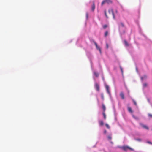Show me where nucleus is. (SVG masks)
Returning <instances> with one entry per match:
<instances>
[{"label": "nucleus", "instance_id": "4be33fe9", "mask_svg": "<svg viewBox=\"0 0 152 152\" xmlns=\"http://www.w3.org/2000/svg\"><path fill=\"white\" fill-rule=\"evenodd\" d=\"M143 86L144 87H147V84L146 83H145L143 84Z\"/></svg>", "mask_w": 152, "mask_h": 152}, {"label": "nucleus", "instance_id": "473e14b6", "mask_svg": "<svg viewBox=\"0 0 152 152\" xmlns=\"http://www.w3.org/2000/svg\"><path fill=\"white\" fill-rule=\"evenodd\" d=\"M125 33V31H123V34Z\"/></svg>", "mask_w": 152, "mask_h": 152}, {"label": "nucleus", "instance_id": "4468645a", "mask_svg": "<svg viewBox=\"0 0 152 152\" xmlns=\"http://www.w3.org/2000/svg\"><path fill=\"white\" fill-rule=\"evenodd\" d=\"M128 111L131 113L133 112V111L132 110V108L130 107H128Z\"/></svg>", "mask_w": 152, "mask_h": 152}, {"label": "nucleus", "instance_id": "bb28decb", "mask_svg": "<svg viewBox=\"0 0 152 152\" xmlns=\"http://www.w3.org/2000/svg\"><path fill=\"white\" fill-rule=\"evenodd\" d=\"M106 46L107 48L108 49L109 48V46L108 44L107 43L106 44Z\"/></svg>", "mask_w": 152, "mask_h": 152}, {"label": "nucleus", "instance_id": "a211bd4d", "mask_svg": "<svg viewBox=\"0 0 152 152\" xmlns=\"http://www.w3.org/2000/svg\"><path fill=\"white\" fill-rule=\"evenodd\" d=\"M107 139L109 140H111L112 139V137L110 136H108Z\"/></svg>", "mask_w": 152, "mask_h": 152}, {"label": "nucleus", "instance_id": "0eeeda50", "mask_svg": "<svg viewBox=\"0 0 152 152\" xmlns=\"http://www.w3.org/2000/svg\"><path fill=\"white\" fill-rule=\"evenodd\" d=\"M147 76L146 75H144L143 76L140 77V79L142 80H143L144 79H146L147 78Z\"/></svg>", "mask_w": 152, "mask_h": 152}, {"label": "nucleus", "instance_id": "a878e982", "mask_svg": "<svg viewBox=\"0 0 152 152\" xmlns=\"http://www.w3.org/2000/svg\"><path fill=\"white\" fill-rule=\"evenodd\" d=\"M133 102L134 104L135 105H137V103L134 100H133Z\"/></svg>", "mask_w": 152, "mask_h": 152}, {"label": "nucleus", "instance_id": "9d476101", "mask_svg": "<svg viewBox=\"0 0 152 152\" xmlns=\"http://www.w3.org/2000/svg\"><path fill=\"white\" fill-rule=\"evenodd\" d=\"M120 96L122 99H124V93L122 92H121L120 93Z\"/></svg>", "mask_w": 152, "mask_h": 152}, {"label": "nucleus", "instance_id": "c85d7f7f", "mask_svg": "<svg viewBox=\"0 0 152 152\" xmlns=\"http://www.w3.org/2000/svg\"><path fill=\"white\" fill-rule=\"evenodd\" d=\"M147 142V143H149V144H152V142H150V141H148Z\"/></svg>", "mask_w": 152, "mask_h": 152}, {"label": "nucleus", "instance_id": "dca6fc26", "mask_svg": "<svg viewBox=\"0 0 152 152\" xmlns=\"http://www.w3.org/2000/svg\"><path fill=\"white\" fill-rule=\"evenodd\" d=\"M102 114H103V116L104 119H106V115L105 113V112H103L102 113Z\"/></svg>", "mask_w": 152, "mask_h": 152}, {"label": "nucleus", "instance_id": "1a4fd4ad", "mask_svg": "<svg viewBox=\"0 0 152 152\" xmlns=\"http://www.w3.org/2000/svg\"><path fill=\"white\" fill-rule=\"evenodd\" d=\"M140 125L143 128H144L147 129H148L149 128L147 126L143 124H140Z\"/></svg>", "mask_w": 152, "mask_h": 152}, {"label": "nucleus", "instance_id": "c756f323", "mask_svg": "<svg viewBox=\"0 0 152 152\" xmlns=\"http://www.w3.org/2000/svg\"><path fill=\"white\" fill-rule=\"evenodd\" d=\"M106 132H107V131L106 130H105L104 131V134H106Z\"/></svg>", "mask_w": 152, "mask_h": 152}, {"label": "nucleus", "instance_id": "6ab92c4d", "mask_svg": "<svg viewBox=\"0 0 152 152\" xmlns=\"http://www.w3.org/2000/svg\"><path fill=\"white\" fill-rule=\"evenodd\" d=\"M101 97L102 99L103 100L104 99V96L103 94L102 93L101 94Z\"/></svg>", "mask_w": 152, "mask_h": 152}, {"label": "nucleus", "instance_id": "f3484780", "mask_svg": "<svg viewBox=\"0 0 152 152\" xmlns=\"http://www.w3.org/2000/svg\"><path fill=\"white\" fill-rule=\"evenodd\" d=\"M94 74L96 77H98L99 76V74L97 72H94Z\"/></svg>", "mask_w": 152, "mask_h": 152}, {"label": "nucleus", "instance_id": "7ed1b4c3", "mask_svg": "<svg viewBox=\"0 0 152 152\" xmlns=\"http://www.w3.org/2000/svg\"><path fill=\"white\" fill-rule=\"evenodd\" d=\"M108 12H109V13H112L113 18L114 19H115V15H114L113 10L112 9H110L109 10Z\"/></svg>", "mask_w": 152, "mask_h": 152}, {"label": "nucleus", "instance_id": "20e7f679", "mask_svg": "<svg viewBox=\"0 0 152 152\" xmlns=\"http://www.w3.org/2000/svg\"><path fill=\"white\" fill-rule=\"evenodd\" d=\"M94 42L95 45V46H96V48H97V49L99 50L100 53H101V48H100L99 47L97 43L95 42L94 41Z\"/></svg>", "mask_w": 152, "mask_h": 152}, {"label": "nucleus", "instance_id": "2f4dec72", "mask_svg": "<svg viewBox=\"0 0 152 152\" xmlns=\"http://www.w3.org/2000/svg\"><path fill=\"white\" fill-rule=\"evenodd\" d=\"M121 70L122 72H123L122 69L121 68Z\"/></svg>", "mask_w": 152, "mask_h": 152}, {"label": "nucleus", "instance_id": "2eb2a0df", "mask_svg": "<svg viewBox=\"0 0 152 152\" xmlns=\"http://www.w3.org/2000/svg\"><path fill=\"white\" fill-rule=\"evenodd\" d=\"M104 12L105 15L106 16V18H108V17L107 15L106 11L105 10L104 11Z\"/></svg>", "mask_w": 152, "mask_h": 152}, {"label": "nucleus", "instance_id": "aec40b11", "mask_svg": "<svg viewBox=\"0 0 152 152\" xmlns=\"http://www.w3.org/2000/svg\"><path fill=\"white\" fill-rule=\"evenodd\" d=\"M108 32L107 31H106L105 32L104 34V36L106 37L108 35Z\"/></svg>", "mask_w": 152, "mask_h": 152}, {"label": "nucleus", "instance_id": "39448f33", "mask_svg": "<svg viewBox=\"0 0 152 152\" xmlns=\"http://www.w3.org/2000/svg\"><path fill=\"white\" fill-rule=\"evenodd\" d=\"M95 87L96 88V90L99 91V85L96 83L95 84Z\"/></svg>", "mask_w": 152, "mask_h": 152}, {"label": "nucleus", "instance_id": "ddd939ff", "mask_svg": "<svg viewBox=\"0 0 152 152\" xmlns=\"http://www.w3.org/2000/svg\"><path fill=\"white\" fill-rule=\"evenodd\" d=\"M124 44H125V45L126 46H129V44H128V42H127V41L126 40H124Z\"/></svg>", "mask_w": 152, "mask_h": 152}, {"label": "nucleus", "instance_id": "5701e85b", "mask_svg": "<svg viewBox=\"0 0 152 152\" xmlns=\"http://www.w3.org/2000/svg\"><path fill=\"white\" fill-rule=\"evenodd\" d=\"M107 27V25H104L103 26V27L104 28H105Z\"/></svg>", "mask_w": 152, "mask_h": 152}, {"label": "nucleus", "instance_id": "393cba45", "mask_svg": "<svg viewBox=\"0 0 152 152\" xmlns=\"http://www.w3.org/2000/svg\"><path fill=\"white\" fill-rule=\"evenodd\" d=\"M120 24L121 26L122 27H124V24L122 23H120Z\"/></svg>", "mask_w": 152, "mask_h": 152}, {"label": "nucleus", "instance_id": "b1692460", "mask_svg": "<svg viewBox=\"0 0 152 152\" xmlns=\"http://www.w3.org/2000/svg\"><path fill=\"white\" fill-rule=\"evenodd\" d=\"M105 126L107 128L109 129L110 128L109 126L107 124H106Z\"/></svg>", "mask_w": 152, "mask_h": 152}, {"label": "nucleus", "instance_id": "cd10ccee", "mask_svg": "<svg viewBox=\"0 0 152 152\" xmlns=\"http://www.w3.org/2000/svg\"><path fill=\"white\" fill-rule=\"evenodd\" d=\"M148 116L150 117H152V115L151 114H148Z\"/></svg>", "mask_w": 152, "mask_h": 152}, {"label": "nucleus", "instance_id": "423d86ee", "mask_svg": "<svg viewBox=\"0 0 152 152\" xmlns=\"http://www.w3.org/2000/svg\"><path fill=\"white\" fill-rule=\"evenodd\" d=\"M105 87L107 93L109 94H110V93L109 90V88L108 86L106 85H105Z\"/></svg>", "mask_w": 152, "mask_h": 152}, {"label": "nucleus", "instance_id": "f8f14e48", "mask_svg": "<svg viewBox=\"0 0 152 152\" xmlns=\"http://www.w3.org/2000/svg\"><path fill=\"white\" fill-rule=\"evenodd\" d=\"M99 125L101 126H102L104 125V122L102 120L99 121Z\"/></svg>", "mask_w": 152, "mask_h": 152}, {"label": "nucleus", "instance_id": "412c9836", "mask_svg": "<svg viewBox=\"0 0 152 152\" xmlns=\"http://www.w3.org/2000/svg\"><path fill=\"white\" fill-rule=\"evenodd\" d=\"M135 140H136L140 142V141H141V139L140 138H137V139H136Z\"/></svg>", "mask_w": 152, "mask_h": 152}, {"label": "nucleus", "instance_id": "f03ea898", "mask_svg": "<svg viewBox=\"0 0 152 152\" xmlns=\"http://www.w3.org/2000/svg\"><path fill=\"white\" fill-rule=\"evenodd\" d=\"M105 3H107L108 4L112 3V1L111 0H104L101 3V5H103Z\"/></svg>", "mask_w": 152, "mask_h": 152}, {"label": "nucleus", "instance_id": "6e6552de", "mask_svg": "<svg viewBox=\"0 0 152 152\" xmlns=\"http://www.w3.org/2000/svg\"><path fill=\"white\" fill-rule=\"evenodd\" d=\"M93 5L91 7V10L92 11H94L95 9V4L94 1L93 2Z\"/></svg>", "mask_w": 152, "mask_h": 152}, {"label": "nucleus", "instance_id": "f257e3e1", "mask_svg": "<svg viewBox=\"0 0 152 152\" xmlns=\"http://www.w3.org/2000/svg\"><path fill=\"white\" fill-rule=\"evenodd\" d=\"M122 148L124 150V151H126L127 149H129L131 151H133L134 149L131 148L130 147H129L127 146H123L122 147Z\"/></svg>", "mask_w": 152, "mask_h": 152}, {"label": "nucleus", "instance_id": "7c9ffc66", "mask_svg": "<svg viewBox=\"0 0 152 152\" xmlns=\"http://www.w3.org/2000/svg\"><path fill=\"white\" fill-rule=\"evenodd\" d=\"M115 12H116V13H118V11H117V10H115Z\"/></svg>", "mask_w": 152, "mask_h": 152}, {"label": "nucleus", "instance_id": "9b49d317", "mask_svg": "<svg viewBox=\"0 0 152 152\" xmlns=\"http://www.w3.org/2000/svg\"><path fill=\"white\" fill-rule=\"evenodd\" d=\"M102 108L103 111V112H105V111L106 110V107L103 104H102Z\"/></svg>", "mask_w": 152, "mask_h": 152}]
</instances>
